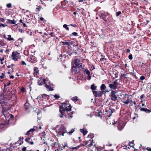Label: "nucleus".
I'll use <instances>...</instances> for the list:
<instances>
[{
  "instance_id": "f257e3e1",
  "label": "nucleus",
  "mask_w": 151,
  "mask_h": 151,
  "mask_svg": "<svg viewBox=\"0 0 151 151\" xmlns=\"http://www.w3.org/2000/svg\"><path fill=\"white\" fill-rule=\"evenodd\" d=\"M71 107L69 104L64 103L62 104V106H60V116L61 118L63 117V113H65V112L68 113V112L70 111L71 110Z\"/></svg>"
},
{
  "instance_id": "f03ea898",
  "label": "nucleus",
  "mask_w": 151,
  "mask_h": 151,
  "mask_svg": "<svg viewBox=\"0 0 151 151\" xmlns=\"http://www.w3.org/2000/svg\"><path fill=\"white\" fill-rule=\"evenodd\" d=\"M56 132L58 134L62 135L63 136H64V134L65 133H67L69 134H71L75 131L74 129H72L70 131L68 132L66 130L65 128L63 125H61L58 129H56Z\"/></svg>"
},
{
  "instance_id": "7ed1b4c3",
  "label": "nucleus",
  "mask_w": 151,
  "mask_h": 151,
  "mask_svg": "<svg viewBox=\"0 0 151 151\" xmlns=\"http://www.w3.org/2000/svg\"><path fill=\"white\" fill-rule=\"evenodd\" d=\"M73 63L74 64L72 67L73 69V68H75L76 67L78 68L82 67L81 63L80 60L79 59H75L73 62Z\"/></svg>"
},
{
  "instance_id": "20e7f679",
  "label": "nucleus",
  "mask_w": 151,
  "mask_h": 151,
  "mask_svg": "<svg viewBox=\"0 0 151 151\" xmlns=\"http://www.w3.org/2000/svg\"><path fill=\"white\" fill-rule=\"evenodd\" d=\"M20 58L19 53L17 51L13 52L12 55V58L14 61H16Z\"/></svg>"
},
{
  "instance_id": "39448f33",
  "label": "nucleus",
  "mask_w": 151,
  "mask_h": 151,
  "mask_svg": "<svg viewBox=\"0 0 151 151\" xmlns=\"http://www.w3.org/2000/svg\"><path fill=\"white\" fill-rule=\"evenodd\" d=\"M118 85L119 83L117 82V80H116L113 82V83L109 84V86L111 89H115L117 88Z\"/></svg>"
},
{
  "instance_id": "423d86ee",
  "label": "nucleus",
  "mask_w": 151,
  "mask_h": 151,
  "mask_svg": "<svg viewBox=\"0 0 151 151\" xmlns=\"http://www.w3.org/2000/svg\"><path fill=\"white\" fill-rule=\"evenodd\" d=\"M73 114V112H70V111L68 112V113L65 112V113H63V115H64L65 117L69 119L73 117L72 115Z\"/></svg>"
},
{
  "instance_id": "0eeeda50",
  "label": "nucleus",
  "mask_w": 151,
  "mask_h": 151,
  "mask_svg": "<svg viewBox=\"0 0 151 151\" xmlns=\"http://www.w3.org/2000/svg\"><path fill=\"white\" fill-rule=\"evenodd\" d=\"M111 99L112 100L116 101L117 99V97L115 95V92L114 91H111Z\"/></svg>"
},
{
  "instance_id": "6e6552de",
  "label": "nucleus",
  "mask_w": 151,
  "mask_h": 151,
  "mask_svg": "<svg viewBox=\"0 0 151 151\" xmlns=\"http://www.w3.org/2000/svg\"><path fill=\"white\" fill-rule=\"evenodd\" d=\"M108 13H105L103 11H101L100 12V14L101 17H102L103 19L104 20V19L106 17Z\"/></svg>"
},
{
  "instance_id": "1a4fd4ad",
  "label": "nucleus",
  "mask_w": 151,
  "mask_h": 151,
  "mask_svg": "<svg viewBox=\"0 0 151 151\" xmlns=\"http://www.w3.org/2000/svg\"><path fill=\"white\" fill-rule=\"evenodd\" d=\"M93 95L96 97L101 96L102 93V92L101 91H93Z\"/></svg>"
},
{
  "instance_id": "9d476101",
  "label": "nucleus",
  "mask_w": 151,
  "mask_h": 151,
  "mask_svg": "<svg viewBox=\"0 0 151 151\" xmlns=\"http://www.w3.org/2000/svg\"><path fill=\"white\" fill-rule=\"evenodd\" d=\"M28 60L29 61L32 63H35L37 61L35 57L33 56H30L28 58Z\"/></svg>"
},
{
  "instance_id": "9b49d317",
  "label": "nucleus",
  "mask_w": 151,
  "mask_h": 151,
  "mask_svg": "<svg viewBox=\"0 0 151 151\" xmlns=\"http://www.w3.org/2000/svg\"><path fill=\"white\" fill-rule=\"evenodd\" d=\"M125 126V124L124 123L121 122L119 123L118 127V128L119 131L121 130L124 128Z\"/></svg>"
},
{
  "instance_id": "f8f14e48",
  "label": "nucleus",
  "mask_w": 151,
  "mask_h": 151,
  "mask_svg": "<svg viewBox=\"0 0 151 151\" xmlns=\"http://www.w3.org/2000/svg\"><path fill=\"white\" fill-rule=\"evenodd\" d=\"M39 70L38 68L35 67L34 68V74L35 75L37 76L39 74Z\"/></svg>"
},
{
  "instance_id": "ddd939ff",
  "label": "nucleus",
  "mask_w": 151,
  "mask_h": 151,
  "mask_svg": "<svg viewBox=\"0 0 151 151\" xmlns=\"http://www.w3.org/2000/svg\"><path fill=\"white\" fill-rule=\"evenodd\" d=\"M43 98H45L48 99V96L47 95H46L45 94H43L41 95H39L37 98V99H42Z\"/></svg>"
},
{
  "instance_id": "4468645a",
  "label": "nucleus",
  "mask_w": 151,
  "mask_h": 151,
  "mask_svg": "<svg viewBox=\"0 0 151 151\" xmlns=\"http://www.w3.org/2000/svg\"><path fill=\"white\" fill-rule=\"evenodd\" d=\"M45 87L47 89L48 91H52L53 90V89L52 87H50L47 84H46Z\"/></svg>"
},
{
  "instance_id": "2eb2a0df",
  "label": "nucleus",
  "mask_w": 151,
  "mask_h": 151,
  "mask_svg": "<svg viewBox=\"0 0 151 151\" xmlns=\"http://www.w3.org/2000/svg\"><path fill=\"white\" fill-rule=\"evenodd\" d=\"M80 131L81 132L83 133L84 135H85L87 133V131L84 129H80Z\"/></svg>"
},
{
  "instance_id": "dca6fc26",
  "label": "nucleus",
  "mask_w": 151,
  "mask_h": 151,
  "mask_svg": "<svg viewBox=\"0 0 151 151\" xmlns=\"http://www.w3.org/2000/svg\"><path fill=\"white\" fill-rule=\"evenodd\" d=\"M6 39L9 41H13L14 40L13 38L10 35H8Z\"/></svg>"
},
{
  "instance_id": "f3484780",
  "label": "nucleus",
  "mask_w": 151,
  "mask_h": 151,
  "mask_svg": "<svg viewBox=\"0 0 151 151\" xmlns=\"http://www.w3.org/2000/svg\"><path fill=\"white\" fill-rule=\"evenodd\" d=\"M41 81L40 82L39 81L38 82V84L39 85H42L45 83V79H41Z\"/></svg>"
},
{
  "instance_id": "a211bd4d",
  "label": "nucleus",
  "mask_w": 151,
  "mask_h": 151,
  "mask_svg": "<svg viewBox=\"0 0 151 151\" xmlns=\"http://www.w3.org/2000/svg\"><path fill=\"white\" fill-rule=\"evenodd\" d=\"M141 111H144L145 112H150V111L149 109H147L145 108H140Z\"/></svg>"
},
{
  "instance_id": "6ab92c4d",
  "label": "nucleus",
  "mask_w": 151,
  "mask_h": 151,
  "mask_svg": "<svg viewBox=\"0 0 151 151\" xmlns=\"http://www.w3.org/2000/svg\"><path fill=\"white\" fill-rule=\"evenodd\" d=\"M29 104L27 102L24 104V108L26 110H27L29 108Z\"/></svg>"
},
{
  "instance_id": "aec40b11",
  "label": "nucleus",
  "mask_w": 151,
  "mask_h": 151,
  "mask_svg": "<svg viewBox=\"0 0 151 151\" xmlns=\"http://www.w3.org/2000/svg\"><path fill=\"white\" fill-rule=\"evenodd\" d=\"M91 88L93 91L95 90L96 89V86L94 84H93L91 85Z\"/></svg>"
},
{
  "instance_id": "412c9836",
  "label": "nucleus",
  "mask_w": 151,
  "mask_h": 151,
  "mask_svg": "<svg viewBox=\"0 0 151 151\" xmlns=\"http://www.w3.org/2000/svg\"><path fill=\"white\" fill-rule=\"evenodd\" d=\"M35 129H31L29 130L26 133V135H28L31 132H33L34 131Z\"/></svg>"
},
{
  "instance_id": "4be33fe9",
  "label": "nucleus",
  "mask_w": 151,
  "mask_h": 151,
  "mask_svg": "<svg viewBox=\"0 0 151 151\" xmlns=\"http://www.w3.org/2000/svg\"><path fill=\"white\" fill-rule=\"evenodd\" d=\"M106 88L105 85L104 84H102L101 86V90H104Z\"/></svg>"
},
{
  "instance_id": "5701e85b",
  "label": "nucleus",
  "mask_w": 151,
  "mask_h": 151,
  "mask_svg": "<svg viewBox=\"0 0 151 151\" xmlns=\"http://www.w3.org/2000/svg\"><path fill=\"white\" fill-rule=\"evenodd\" d=\"M83 71L85 73H86V74L88 75L90 74V73L88 70L84 69Z\"/></svg>"
},
{
  "instance_id": "b1692460",
  "label": "nucleus",
  "mask_w": 151,
  "mask_h": 151,
  "mask_svg": "<svg viewBox=\"0 0 151 151\" xmlns=\"http://www.w3.org/2000/svg\"><path fill=\"white\" fill-rule=\"evenodd\" d=\"M63 44L67 46H69L70 44V42H63Z\"/></svg>"
},
{
  "instance_id": "393cba45",
  "label": "nucleus",
  "mask_w": 151,
  "mask_h": 151,
  "mask_svg": "<svg viewBox=\"0 0 151 151\" xmlns=\"http://www.w3.org/2000/svg\"><path fill=\"white\" fill-rule=\"evenodd\" d=\"M23 137H20L19 138V141L21 142L20 145L22 144V143H23Z\"/></svg>"
},
{
  "instance_id": "a878e982",
  "label": "nucleus",
  "mask_w": 151,
  "mask_h": 151,
  "mask_svg": "<svg viewBox=\"0 0 151 151\" xmlns=\"http://www.w3.org/2000/svg\"><path fill=\"white\" fill-rule=\"evenodd\" d=\"M63 27L65 28L66 30H69V29L68 27V25L66 24H64L63 26Z\"/></svg>"
},
{
  "instance_id": "bb28decb",
  "label": "nucleus",
  "mask_w": 151,
  "mask_h": 151,
  "mask_svg": "<svg viewBox=\"0 0 151 151\" xmlns=\"http://www.w3.org/2000/svg\"><path fill=\"white\" fill-rule=\"evenodd\" d=\"M70 36H78V33L76 32H73L70 35Z\"/></svg>"
},
{
  "instance_id": "cd10ccee",
  "label": "nucleus",
  "mask_w": 151,
  "mask_h": 151,
  "mask_svg": "<svg viewBox=\"0 0 151 151\" xmlns=\"http://www.w3.org/2000/svg\"><path fill=\"white\" fill-rule=\"evenodd\" d=\"M3 114L4 115V116L6 117L7 116V111L5 110L4 111V109H3Z\"/></svg>"
},
{
  "instance_id": "c85d7f7f",
  "label": "nucleus",
  "mask_w": 151,
  "mask_h": 151,
  "mask_svg": "<svg viewBox=\"0 0 151 151\" xmlns=\"http://www.w3.org/2000/svg\"><path fill=\"white\" fill-rule=\"evenodd\" d=\"M10 22L9 23H10L12 24H16V21L15 20H10Z\"/></svg>"
},
{
  "instance_id": "c756f323",
  "label": "nucleus",
  "mask_w": 151,
  "mask_h": 151,
  "mask_svg": "<svg viewBox=\"0 0 151 151\" xmlns=\"http://www.w3.org/2000/svg\"><path fill=\"white\" fill-rule=\"evenodd\" d=\"M71 99L73 101H77L78 99V97L77 96H75L74 97H73L71 98Z\"/></svg>"
},
{
  "instance_id": "7c9ffc66",
  "label": "nucleus",
  "mask_w": 151,
  "mask_h": 151,
  "mask_svg": "<svg viewBox=\"0 0 151 151\" xmlns=\"http://www.w3.org/2000/svg\"><path fill=\"white\" fill-rule=\"evenodd\" d=\"M30 138L28 137L27 138L25 139V141L29 143V140H30Z\"/></svg>"
},
{
  "instance_id": "2f4dec72",
  "label": "nucleus",
  "mask_w": 151,
  "mask_h": 151,
  "mask_svg": "<svg viewBox=\"0 0 151 151\" xmlns=\"http://www.w3.org/2000/svg\"><path fill=\"white\" fill-rule=\"evenodd\" d=\"M129 102V99H128L126 101H124L123 102V103L125 104H128Z\"/></svg>"
},
{
  "instance_id": "473e14b6",
  "label": "nucleus",
  "mask_w": 151,
  "mask_h": 151,
  "mask_svg": "<svg viewBox=\"0 0 151 151\" xmlns=\"http://www.w3.org/2000/svg\"><path fill=\"white\" fill-rule=\"evenodd\" d=\"M53 96L55 97V99H58L60 97L57 94H55V95H54Z\"/></svg>"
},
{
  "instance_id": "72a5a7b5",
  "label": "nucleus",
  "mask_w": 151,
  "mask_h": 151,
  "mask_svg": "<svg viewBox=\"0 0 151 151\" xmlns=\"http://www.w3.org/2000/svg\"><path fill=\"white\" fill-rule=\"evenodd\" d=\"M128 58L130 60H132V54H130L128 56Z\"/></svg>"
},
{
  "instance_id": "f704fd0d",
  "label": "nucleus",
  "mask_w": 151,
  "mask_h": 151,
  "mask_svg": "<svg viewBox=\"0 0 151 151\" xmlns=\"http://www.w3.org/2000/svg\"><path fill=\"white\" fill-rule=\"evenodd\" d=\"M6 26H7L6 24H1L0 25V26L1 27H5Z\"/></svg>"
},
{
  "instance_id": "c9c22d12",
  "label": "nucleus",
  "mask_w": 151,
  "mask_h": 151,
  "mask_svg": "<svg viewBox=\"0 0 151 151\" xmlns=\"http://www.w3.org/2000/svg\"><path fill=\"white\" fill-rule=\"evenodd\" d=\"M6 6L8 8H10L12 6V4L11 3L8 4H7Z\"/></svg>"
},
{
  "instance_id": "e433bc0d",
  "label": "nucleus",
  "mask_w": 151,
  "mask_h": 151,
  "mask_svg": "<svg viewBox=\"0 0 151 151\" xmlns=\"http://www.w3.org/2000/svg\"><path fill=\"white\" fill-rule=\"evenodd\" d=\"M121 12L120 11H119L118 12L116 13V16L118 17L121 14Z\"/></svg>"
},
{
  "instance_id": "4c0bfd02",
  "label": "nucleus",
  "mask_w": 151,
  "mask_h": 151,
  "mask_svg": "<svg viewBox=\"0 0 151 151\" xmlns=\"http://www.w3.org/2000/svg\"><path fill=\"white\" fill-rule=\"evenodd\" d=\"M4 74L3 73H2L1 74V75L0 76V77L1 79H3L4 78Z\"/></svg>"
},
{
  "instance_id": "58836bf2",
  "label": "nucleus",
  "mask_w": 151,
  "mask_h": 151,
  "mask_svg": "<svg viewBox=\"0 0 151 151\" xmlns=\"http://www.w3.org/2000/svg\"><path fill=\"white\" fill-rule=\"evenodd\" d=\"M140 79L141 80H143L145 79V77L144 76H141L140 78Z\"/></svg>"
},
{
  "instance_id": "ea45409f",
  "label": "nucleus",
  "mask_w": 151,
  "mask_h": 151,
  "mask_svg": "<svg viewBox=\"0 0 151 151\" xmlns=\"http://www.w3.org/2000/svg\"><path fill=\"white\" fill-rule=\"evenodd\" d=\"M4 124H0V129H2L3 128H4Z\"/></svg>"
},
{
  "instance_id": "a19ab883",
  "label": "nucleus",
  "mask_w": 151,
  "mask_h": 151,
  "mask_svg": "<svg viewBox=\"0 0 151 151\" xmlns=\"http://www.w3.org/2000/svg\"><path fill=\"white\" fill-rule=\"evenodd\" d=\"M86 142H87V143L89 142H90V144L89 145V146H91V145H92V144L91 140L87 141Z\"/></svg>"
},
{
  "instance_id": "79ce46f5",
  "label": "nucleus",
  "mask_w": 151,
  "mask_h": 151,
  "mask_svg": "<svg viewBox=\"0 0 151 151\" xmlns=\"http://www.w3.org/2000/svg\"><path fill=\"white\" fill-rule=\"evenodd\" d=\"M80 146L79 145L77 146L76 147H74L73 148V149L74 150V149H77L78 148H79L80 147Z\"/></svg>"
},
{
  "instance_id": "37998d69",
  "label": "nucleus",
  "mask_w": 151,
  "mask_h": 151,
  "mask_svg": "<svg viewBox=\"0 0 151 151\" xmlns=\"http://www.w3.org/2000/svg\"><path fill=\"white\" fill-rule=\"evenodd\" d=\"M21 64L22 65H26V64L25 63V62L23 61H22L21 63Z\"/></svg>"
},
{
  "instance_id": "c03bdc74",
  "label": "nucleus",
  "mask_w": 151,
  "mask_h": 151,
  "mask_svg": "<svg viewBox=\"0 0 151 151\" xmlns=\"http://www.w3.org/2000/svg\"><path fill=\"white\" fill-rule=\"evenodd\" d=\"M130 146L131 147H133L134 144L132 142H131L130 143Z\"/></svg>"
},
{
  "instance_id": "a18cd8bd",
  "label": "nucleus",
  "mask_w": 151,
  "mask_h": 151,
  "mask_svg": "<svg viewBox=\"0 0 151 151\" xmlns=\"http://www.w3.org/2000/svg\"><path fill=\"white\" fill-rule=\"evenodd\" d=\"M22 151H26V147H24L22 148Z\"/></svg>"
},
{
  "instance_id": "49530a36",
  "label": "nucleus",
  "mask_w": 151,
  "mask_h": 151,
  "mask_svg": "<svg viewBox=\"0 0 151 151\" xmlns=\"http://www.w3.org/2000/svg\"><path fill=\"white\" fill-rule=\"evenodd\" d=\"M88 75V77L87 78V79L88 80H90L91 79V76L90 75Z\"/></svg>"
},
{
  "instance_id": "de8ad7c7",
  "label": "nucleus",
  "mask_w": 151,
  "mask_h": 151,
  "mask_svg": "<svg viewBox=\"0 0 151 151\" xmlns=\"http://www.w3.org/2000/svg\"><path fill=\"white\" fill-rule=\"evenodd\" d=\"M0 20L1 22H4L5 20L4 19L2 18H0Z\"/></svg>"
},
{
  "instance_id": "09e8293b",
  "label": "nucleus",
  "mask_w": 151,
  "mask_h": 151,
  "mask_svg": "<svg viewBox=\"0 0 151 151\" xmlns=\"http://www.w3.org/2000/svg\"><path fill=\"white\" fill-rule=\"evenodd\" d=\"M69 25L71 26L74 27H77V25L76 24H70Z\"/></svg>"
},
{
  "instance_id": "8fccbe9b",
  "label": "nucleus",
  "mask_w": 151,
  "mask_h": 151,
  "mask_svg": "<svg viewBox=\"0 0 151 151\" xmlns=\"http://www.w3.org/2000/svg\"><path fill=\"white\" fill-rule=\"evenodd\" d=\"M146 150L148 151H151V148L149 147H147L146 148Z\"/></svg>"
},
{
  "instance_id": "3c124183",
  "label": "nucleus",
  "mask_w": 151,
  "mask_h": 151,
  "mask_svg": "<svg viewBox=\"0 0 151 151\" xmlns=\"http://www.w3.org/2000/svg\"><path fill=\"white\" fill-rule=\"evenodd\" d=\"M3 37L4 38L6 39V38H7V37H6V35L4 34L3 35Z\"/></svg>"
},
{
  "instance_id": "603ef678",
  "label": "nucleus",
  "mask_w": 151,
  "mask_h": 151,
  "mask_svg": "<svg viewBox=\"0 0 151 151\" xmlns=\"http://www.w3.org/2000/svg\"><path fill=\"white\" fill-rule=\"evenodd\" d=\"M41 8L40 7L38 6L37 8H36V9L38 10V11H40Z\"/></svg>"
},
{
  "instance_id": "864d4df0",
  "label": "nucleus",
  "mask_w": 151,
  "mask_h": 151,
  "mask_svg": "<svg viewBox=\"0 0 151 151\" xmlns=\"http://www.w3.org/2000/svg\"><path fill=\"white\" fill-rule=\"evenodd\" d=\"M9 77L11 78L12 79H14V77L13 76H10Z\"/></svg>"
},
{
  "instance_id": "5fc2aeb1",
  "label": "nucleus",
  "mask_w": 151,
  "mask_h": 151,
  "mask_svg": "<svg viewBox=\"0 0 151 151\" xmlns=\"http://www.w3.org/2000/svg\"><path fill=\"white\" fill-rule=\"evenodd\" d=\"M143 97H144V95H141L140 96V98L141 99H142V98H143Z\"/></svg>"
},
{
  "instance_id": "6e6d98bb",
  "label": "nucleus",
  "mask_w": 151,
  "mask_h": 151,
  "mask_svg": "<svg viewBox=\"0 0 151 151\" xmlns=\"http://www.w3.org/2000/svg\"><path fill=\"white\" fill-rule=\"evenodd\" d=\"M31 145H32L34 144V142H33L32 141L31 142H29V143Z\"/></svg>"
},
{
  "instance_id": "4d7b16f0",
  "label": "nucleus",
  "mask_w": 151,
  "mask_h": 151,
  "mask_svg": "<svg viewBox=\"0 0 151 151\" xmlns=\"http://www.w3.org/2000/svg\"><path fill=\"white\" fill-rule=\"evenodd\" d=\"M4 60V58H3L1 59H0V60L2 62H3V61Z\"/></svg>"
},
{
  "instance_id": "13d9d810",
  "label": "nucleus",
  "mask_w": 151,
  "mask_h": 151,
  "mask_svg": "<svg viewBox=\"0 0 151 151\" xmlns=\"http://www.w3.org/2000/svg\"><path fill=\"white\" fill-rule=\"evenodd\" d=\"M52 34H53V32H51V33L50 34V35H51V36L52 37H53V36H53L52 35Z\"/></svg>"
},
{
  "instance_id": "bf43d9fd",
  "label": "nucleus",
  "mask_w": 151,
  "mask_h": 151,
  "mask_svg": "<svg viewBox=\"0 0 151 151\" xmlns=\"http://www.w3.org/2000/svg\"><path fill=\"white\" fill-rule=\"evenodd\" d=\"M40 20L42 21L44 20V18L43 17H41L40 18Z\"/></svg>"
},
{
  "instance_id": "052dcab7",
  "label": "nucleus",
  "mask_w": 151,
  "mask_h": 151,
  "mask_svg": "<svg viewBox=\"0 0 151 151\" xmlns=\"http://www.w3.org/2000/svg\"><path fill=\"white\" fill-rule=\"evenodd\" d=\"M130 51V50L129 49H128L127 50V52H129Z\"/></svg>"
},
{
  "instance_id": "680f3d73",
  "label": "nucleus",
  "mask_w": 151,
  "mask_h": 151,
  "mask_svg": "<svg viewBox=\"0 0 151 151\" xmlns=\"http://www.w3.org/2000/svg\"><path fill=\"white\" fill-rule=\"evenodd\" d=\"M19 21H20V22L21 23H23V22H22V20L20 19V20Z\"/></svg>"
},
{
  "instance_id": "e2e57ef3",
  "label": "nucleus",
  "mask_w": 151,
  "mask_h": 151,
  "mask_svg": "<svg viewBox=\"0 0 151 151\" xmlns=\"http://www.w3.org/2000/svg\"><path fill=\"white\" fill-rule=\"evenodd\" d=\"M79 0V2H82L83 1V0Z\"/></svg>"
},
{
  "instance_id": "0e129e2a",
  "label": "nucleus",
  "mask_w": 151,
  "mask_h": 151,
  "mask_svg": "<svg viewBox=\"0 0 151 151\" xmlns=\"http://www.w3.org/2000/svg\"><path fill=\"white\" fill-rule=\"evenodd\" d=\"M146 22H147L146 24H147L149 22V21L148 20H146Z\"/></svg>"
},
{
  "instance_id": "69168bd1",
  "label": "nucleus",
  "mask_w": 151,
  "mask_h": 151,
  "mask_svg": "<svg viewBox=\"0 0 151 151\" xmlns=\"http://www.w3.org/2000/svg\"><path fill=\"white\" fill-rule=\"evenodd\" d=\"M6 151H10V150L9 149V148H7V149H6Z\"/></svg>"
},
{
  "instance_id": "338daca9",
  "label": "nucleus",
  "mask_w": 151,
  "mask_h": 151,
  "mask_svg": "<svg viewBox=\"0 0 151 151\" xmlns=\"http://www.w3.org/2000/svg\"><path fill=\"white\" fill-rule=\"evenodd\" d=\"M23 26H24V27H26V24L25 23H23Z\"/></svg>"
},
{
  "instance_id": "774afa93",
  "label": "nucleus",
  "mask_w": 151,
  "mask_h": 151,
  "mask_svg": "<svg viewBox=\"0 0 151 151\" xmlns=\"http://www.w3.org/2000/svg\"><path fill=\"white\" fill-rule=\"evenodd\" d=\"M73 14H74V15H76V12H73Z\"/></svg>"
}]
</instances>
